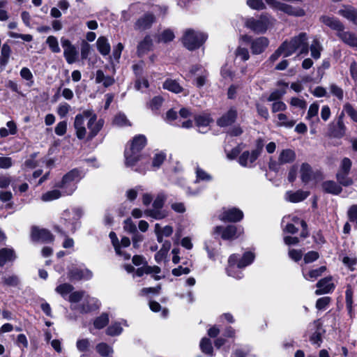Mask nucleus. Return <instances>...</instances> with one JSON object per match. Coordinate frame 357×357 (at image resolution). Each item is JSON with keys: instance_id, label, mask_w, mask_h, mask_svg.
Here are the masks:
<instances>
[{"instance_id": "f257e3e1", "label": "nucleus", "mask_w": 357, "mask_h": 357, "mask_svg": "<svg viewBox=\"0 0 357 357\" xmlns=\"http://www.w3.org/2000/svg\"><path fill=\"white\" fill-rule=\"evenodd\" d=\"M73 126L79 139L86 137L88 141H91L102 129L103 121L98 120L96 114L92 109H86L75 116Z\"/></svg>"}, {"instance_id": "f03ea898", "label": "nucleus", "mask_w": 357, "mask_h": 357, "mask_svg": "<svg viewBox=\"0 0 357 357\" xmlns=\"http://www.w3.org/2000/svg\"><path fill=\"white\" fill-rule=\"evenodd\" d=\"M146 144V139L144 135H139L135 136L131 142L129 148L125 150L126 165L128 167L135 168L138 164L145 163V158L140 153L141 151Z\"/></svg>"}, {"instance_id": "7ed1b4c3", "label": "nucleus", "mask_w": 357, "mask_h": 357, "mask_svg": "<svg viewBox=\"0 0 357 357\" xmlns=\"http://www.w3.org/2000/svg\"><path fill=\"white\" fill-rule=\"evenodd\" d=\"M255 259V255L251 252H246L242 257L233 254L228 259V265L226 268L227 274L236 279L243 277L242 269L250 265Z\"/></svg>"}, {"instance_id": "20e7f679", "label": "nucleus", "mask_w": 357, "mask_h": 357, "mask_svg": "<svg viewBox=\"0 0 357 357\" xmlns=\"http://www.w3.org/2000/svg\"><path fill=\"white\" fill-rule=\"evenodd\" d=\"M84 172L79 169H73L66 174L61 181L55 184L63 196L71 195L77 189V183L84 176Z\"/></svg>"}, {"instance_id": "39448f33", "label": "nucleus", "mask_w": 357, "mask_h": 357, "mask_svg": "<svg viewBox=\"0 0 357 357\" xmlns=\"http://www.w3.org/2000/svg\"><path fill=\"white\" fill-rule=\"evenodd\" d=\"M82 214V210L79 208H73L64 211L61 216L64 230L62 231L59 227H56L57 230L65 235L66 232L74 233L79 227V220Z\"/></svg>"}, {"instance_id": "423d86ee", "label": "nucleus", "mask_w": 357, "mask_h": 357, "mask_svg": "<svg viewBox=\"0 0 357 357\" xmlns=\"http://www.w3.org/2000/svg\"><path fill=\"white\" fill-rule=\"evenodd\" d=\"M307 36L305 33H301L298 36L294 37L289 41L285 40L282 43H286L284 50V57H287L296 51H299V54H307L309 47L307 44Z\"/></svg>"}, {"instance_id": "0eeeda50", "label": "nucleus", "mask_w": 357, "mask_h": 357, "mask_svg": "<svg viewBox=\"0 0 357 357\" xmlns=\"http://www.w3.org/2000/svg\"><path fill=\"white\" fill-rule=\"evenodd\" d=\"M275 20L268 15H261L257 17L246 19L245 25L257 33H264L273 26Z\"/></svg>"}, {"instance_id": "6e6552de", "label": "nucleus", "mask_w": 357, "mask_h": 357, "mask_svg": "<svg viewBox=\"0 0 357 357\" xmlns=\"http://www.w3.org/2000/svg\"><path fill=\"white\" fill-rule=\"evenodd\" d=\"M206 33L194 29H187L182 37V43L185 48L192 51L199 48L206 40Z\"/></svg>"}, {"instance_id": "1a4fd4ad", "label": "nucleus", "mask_w": 357, "mask_h": 357, "mask_svg": "<svg viewBox=\"0 0 357 357\" xmlns=\"http://www.w3.org/2000/svg\"><path fill=\"white\" fill-rule=\"evenodd\" d=\"M167 196L163 192H159L155 198L153 203V208L146 209L144 214L146 216L151 217L155 220H161L167 217L165 211L162 210Z\"/></svg>"}, {"instance_id": "9d476101", "label": "nucleus", "mask_w": 357, "mask_h": 357, "mask_svg": "<svg viewBox=\"0 0 357 357\" xmlns=\"http://www.w3.org/2000/svg\"><path fill=\"white\" fill-rule=\"evenodd\" d=\"M243 232V229L241 227H237L235 225H229L227 227L217 226L214 228L215 235H220L224 240H231L238 238Z\"/></svg>"}, {"instance_id": "9b49d317", "label": "nucleus", "mask_w": 357, "mask_h": 357, "mask_svg": "<svg viewBox=\"0 0 357 357\" xmlns=\"http://www.w3.org/2000/svg\"><path fill=\"white\" fill-rule=\"evenodd\" d=\"M61 45L63 48V56L68 64H73L77 61L78 52L71 42L66 38H61Z\"/></svg>"}, {"instance_id": "f8f14e48", "label": "nucleus", "mask_w": 357, "mask_h": 357, "mask_svg": "<svg viewBox=\"0 0 357 357\" xmlns=\"http://www.w3.org/2000/svg\"><path fill=\"white\" fill-rule=\"evenodd\" d=\"M31 240L36 242L50 243L54 239L52 234L45 229H40L33 226L31 228Z\"/></svg>"}, {"instance_id": "ddd939ff", "label": "nucleus", "mask_w": 357, "mask_h": 357, "mask_svg": "<svg viewBox=\"0 0 357 357\" xmlns=\"http://www.w3.org/2000/svg\"><path fill=\"white\" fill-rule=\"evenodd\" d=\"M155 21V16L153 14L147 13L137 19L134 24V29L136 31H145L151 27Z\"/></svg>"}, {"instance_id": "4468645a", "label": "nucleus", "mask_w": 357, "mask_h": 357, "mask_svg": "<svg viewBox=\"0 0 357 357\" xmlns=\"http://www.w3.org/2000/svg\"><path fill=\"white\" fill-rule=\"evenodd\" d=\"M319 21L331 29L336 31L337 34L344 29V24L334 16L322 15L319 17Z\"/></svg>"}, {"instance_id": "2eb2a0df", "label": "nucleus", "mask_w": 357, "mask_h": 357, "mask_svg": "<svg viewBox=\"0 0 357 357\" xmlns=\"http://www.w3.org/2000/svg\"><path fill=\"white\" fill-rule=\"evenodd\" d=\"M243 218V213L238 208H231L224 211L219 216L220 220L224 222H238Z\"/></svg>"}, {"instance_id": "dca6fc26", "label": "nucleus", "mask_w": 357, "mask_h": 357, "mask_svg": "<svg viewBox=\"0 0 357 357\" xmlns=\"http://www.w3.org/2000/svg\"><path fill=\"white\" fill-rule=\"evenodd\" d=\"M17 256L13 248H3L0 249V266L3 267L7 264H13Z\"/></svg>"}, {"instance_id": "f3484780", "label": "nucleus", "mask_w": 357, "mask_h": 357, "mask_svg": "<svg viewBox=\"0 0 357 357\" xmlns=\"http://www.w3.org/2000/svg\"><path fill=\"white\" fill-rule=\"evenodd\" d=\"M93 276L92 272L87 268H75L69 271L68 278L71 281L90 280Z\"/></svg>"}, {"instance_id": "a211bd4d", "label": "nucleus", "mask_w": 357, "mask_h": 357, "mask_svg": "<svg viewBox=\"0 0 357 357\" xmlns=\"http://www.w3.org/2000/svg\"><path fill=\"white\" fill-rule=\"evenodd\" d=\"M317 289L315 291L317 295L328 294L332 292L335 289V285L332 282V278L327 277L320 280L317 283Z\"/></svg>"}, {"instance_id": "6ab92c4d", "label": "nucleus", "mask_w": 357, "mask_h": 357, "mask_svg": "<svg viewBox=\"0 0 357 357\" xmlns=\"http://www.w3.org/2000/svg\"><path fill=\"white\" fill-rule=\"evenodd\" d=\"M269 40L266 37H259L251 41L250 48L253 54H259L268 46Z\"/></svg>"}, {"instance_id": "aec40b11", "label": "nucleus", "mask_w": 357, "mask_h": 357, "mask_svg": "<svg viewBox=\"0 0 357 357\" xmlns=\"http://www.w3.org/2000/svg\"><path fill=\"white\" fill-rule=\"evenodd\" d=\"M195 124L199 129V132L206 133L213 121L212 118L208 114H202L195 116Z\"/></svg>"}, {"instance_id": "412c9836", "label": "nucleus", "mask_w": 357, "mask_h": 357, "mask_svg": "<svg viewBox=\"0 0 357 357\" xmlns=\"http://www.w3.org/2000/svg\"><path fill=\"white\" fill-rule=\"evenodd\" d=\"M236 117L237 110L234 107H231L217 121V123L220 127H226L234 123Z\"/></svg>"}, {"instance_id": "4be33fe9", "label": "nucleus", "mask_w": 357, "mask_h": 357, "mask_svg": "<svg viewBox=\"0 0 357 357\" xmlns=\"http://www.w3.org/2000/svg\"><path fill=\"white\" fill-rule=\"evenodd\" d=\"M259 155L257 152L255 153L252 151L249 152L248 151H244L238 158V163L244 167H251L253 163L256 161Z\"/></svg>"}, {"instance_id": "5701e85b", "label": "nucleus", "mask_w": 357, "mask_h": 357, "mask_svg": "<svg viewBox=\"0 0 357 357\" xmlns=\"http://www.w3.org/2000/svg\"><path fill=\"white\" fill-rule=\"evenodd\" d=\"M99 305V301L96 298L87 296L80 305L79 311L82 313H88L98 309Z\"/></svg>"}, {"instance_id": "b1692460", "label": "nucleus", "mask_w": 357, "mask_h": 357, "mask_svg": "<svg viewBox=\"0 0 357 357\" xmlns=\"http://www.w3.org/2000/svg\"><path fill=\"white\" fill-rule=\"evenodd\" d=\"M301 178L305 183H308L315 178L316 174L307 163H303L300 169Z\"/></svg>"}, {"instance_id": "393cba45", "label": "nucleus", "mask_w": 357, "mask_h": 357, "mask_svg": "<svg viewBox=\"0 0 357 357\" xmlns=\"http://www.w3.org/2000/svg\"><path fill=\"white\" fill-rule=\"evenodd\" d=\"M95 82L107 88L114 84L115 79L112 76L106 75L102 70H98L96 73Z\"/></svg>"}, {"instance_id": "a878e982", "label": "nucleus", "mask_w": 357, "mask_h": 357, "mask_svg": "<svg viewBox=\"0 0 357 357\" xmlns=\"http://www.w3.org/2000/svg\"><path fill=\"white\" fill-rule=\"evenodd\" d=\"M338 14L353 23L357 24V9L350 6H344L342 9L339 10Z\"/></svg>"}, {"instance_id": "bb28decb", "label": "nucleus", "mask_w": 357, "mask_h": 357, "mask_svg": "<svg viewBox=\"0 0 357 357\" xmlns=\"http://www.w3.org/2000/svg\"><path fill=\"white\" fill-rule=\"evenodd\" d=\"M20 283L18 275L14 273H8L2 275L1 284L4 286L17 287Z\"/></svg>"}, {"instance_id": "cd10ccee", "label": "nucleus", "mask_w": 357, "mask_h": 357, "mask_svg": "<svg viewBox=\"0 0 357 357\" xmlns=\"http://www.w3.org/2000/svg\"><path fill=\"white\" fill-rule=\"evenodd\" d=\"M279 10L287 13V15L296 17H303L305 15V12L303 8L294 7L291 5L282 3H281Z\"/></svg>"}, {"instance_id": "c85d7f7f", "label": "nucleus", "mask_w": 357, "mask_h": 357, "mask_svg": "<svg viewBox=\"0 0 357 357\" xmlns=\"http://www.w3.org/2000/svg\"><path fill=\"white\" fill-rule=\"evenodd\" d=\"M96 46L98 52L103 56H107L110 53V44L106 37H99L96 41Z\"/></svg>"}, {"instance_id": "c756f323", "label": "nucleus", "mask_w": 357, "mask_h": 357, "mask_svg": "<svg viewBox=\"0 0 357 357\" xmlns=\"http://www.w3.org/2000/svg\"><path fill=\"white\" fill-rule=\"evenodd\" d=\"M308 195V192L301 190L296 192L289 191L286 193V199L291 202H298L304 200Z\"/></svg>"}, {"instance_id": "7c9ffc66", "label": "nucleus", "mask_w": 357, "mask_h": 357, "mask_svg": "<svg viewBox=\"0 0 357 357\" xmlns=\"http://www.w3.org/2000/svg\"><path fill=\"white\" fill-rule=\"evenodd\" d=\"M337 36L346 44L351 47L357 46V36L349 31H342Z\"/></svg>"}, {"instance_id": "2f4dec72", "label": "nucleus", "mask_w": 357, "mask_h": 357, "mask_svg": "<svg viewBox=\"0 0 357 357\" xmlns=\"http://www.w3.org/2000/svg\"><path fill=\"white\" fill-rule=\"evenodd\" d=\"M153 45V41L150 36H146L144 38L139 42L137 45V52L139 56H142L149 51L151 50V47Z\"/></svg>"}, {"instance_id": "473e14b6", "label": "nucleus", "mask_w": 357, "mask_h": 357, "mask_svg": "<svg viewBox=\"0 0 357 357\" xmlns=\"http://www.w3.org/2000/svg\"><path fill=\"white\" fill-rule=\"evenodd\" d=\"M122 325L128 326L127 321L123 320L121 322L112 324L106 330L107 335L109 336H118L123 332Z\"/></svg>"}, {"instance_id": "72a5a7b5", "label": "nucleus", "mask_w": 357, "mask_h": 357, "mask_svg": "<svg viewBox=\"0 0 357 357\" xmlns=\"http://www.w3.org/2000/svg\"><path fill=\"white\" fill-rule=\"evenodd\" d=\"M109 236L111 239L112 245L114 248L116 253L118 255L123 257L124 259H129L130 258V255L121 250L119 241L116 234L114 231H111L109 234Z\"/></svg>"}, {"instance_id": "f704fd0d", "label": "nucleus", "mask_w": 357, "mask_h": 357, "mask_svg": "<svg viewBox=\"0 0 357 357\" xmlns=\"http://www.w3.org/2000/svg\"><path fill=\"white\" fill-rule=\"evenodd\" d=\"M323 190L327 193L338 195L342 191L340 185L333 181H327L322 183Z\"/></svg>"}, {"instance_id": "c9c22d12", "label": "nucleus", "mask_w": 357, "mask_h": 357, "mask_svg": "<svg viewBox=\"0 0 357 357\" xmlns=\"http://www.w3.org/2000/svg\"><path fill=\"white\" fill-rule=\"evenodd\" d=\"M163 88L175 93H179L183 91V87L175 79H167L163 83Z\"/></svg>"}, {"instance_id": "e433bc0d", "label": "nucleus", "mask_w": 357, "mask_h": 357, "mask_svg": "<svg viewBox=\"0 0 357 357\" xmlns=\"http://www.w3.org/2000/svg\"><path fill=\"white\" fill-rule=\"evenodd\" d=\"M295 158L296 154L293 150L284 149L280 153L278 160L281 164H284L294 161Z\"/></svg>"}, {"instance_id": "4c0bfd02", "label": "nucleus", "mask_w": 357, "mask_h": 357, "mask_svg": "<svg viewBox=\"0 0 357 357\" xmlns=\"http://www.w3.org/2000/svg\"><path fill=\"white\" fill-rule=\"evenodd\" d=\"M63 196L59 189H54L43 193L41 196V200L45 202H51Z\"/></svg>"}, {"instance_id": "58836bf2", "label": "nucleus", "mask_w": 357, "mask_h": 357, "mask_svg": "<svg viewBox=\"0 0 357 357\" xmlns=\"http://www.w3.org/2000/svg\"><path fill=\"white\" fill-rule=\"evenodd\" d=\"M10 54V47L6 43L3 44L1 47L0 56V65L1 66L5 67L8 64Z\"/></svg>"}, {"instance_id": "ea45409f", "label": "nucleus", "mask_w": 357, "mask_h": 357, "mask_svg": "<svg viewBox=\"0 0 357 357\" xmlns=\"http://www.w3.org/2000/svg\"><path fill=\"white\" fill-rule=\"evenodd\" d=\"M96 350L102 357L109 356L114 352L112 347L105 342L98 344Z\"/></svg>"}, {"instance_id": "a19ab883", "label": "nucleus", "mask_w": 357, "mask_h": 357, "mask_svg": "<svg viewBox=\"0 0 357 357\" xmlns=\"http://www.w3.org/2000/svg\"><path fill=\"white\" fill-rule=\"evenodd\" d=\"M278 122L277 125L278 126H282L285 128H292L295 125V121L289 119L286 114L280 113L278 114Z\"/></svg>"}, {"instance_id": "79ce46f5", "label": "nucleus", "mask_w": 357, "mask_h": 357, "mask_svg": "<svg viewBox=\"0 0 357 357\" xmlns=\"http://www.w3.org/2000/svg\"><path fill=\"white\" fill-rule=\"evenodd\" d=\"M109 315L107 313H102L99 317H96L93 321V326L96 329H102L109 323Z\"/></svg>"}, {"instance_id": "37998d69", "label": "nucleus", "mask_w": 357, "mask_h": 357, "mask_svg": "<svg viewBox=\"0 0 357 357\" xmlns=\"http://www.w3.org/2000/svg\"><path fill=\"white\" fill-rule=\"evenodd\" d=\"M166 158V155L162 152L156 153L154 154V156L152 159V163L151 165V168L153 170L158 169L161 165L163 163Z\"/></svg>"}, {"instance_id": "c03bdc74", "label": "nucleus", "mask_w": 357, "mask_h": 357, "mask_svg": "<svg viewBox=\"0 0 357 357\" xmlns=\"http://www.w3.org/2000/svg\"><path fill=\"white\" fill-rule=\"evenodd\" d=\"M319 109V106L318 103L314 102L311 104L307 111L306 119L314 123V121L313 120V118H316L315 121L318 122L319 121V118L317 117Z\"/></svg>"}, {"instance_id": "a18cd8bd", "label": "nucleus", "mask_w": 357, "mask_h": 357, "mask_svg": "<svg viewBox=\"0 0 357 357\" xmlns=\"http://www.w3.org/2000/svg\"><path fill=\"white\" fill-rule=\"evenodd\" d=\"M311 56L314 59L320 58L322 46L317 39H314L310 45Z\"/></svg>"}, {"instance_id": "49530a36", "label": "nucleus", "mask_w": 357, "mask_h": 357, "mask_svg": "<svg viewBox=\"0 0 357 357\" xmlns=\"http://www.w3.org/2000/svg\"><path fill=\"white\" fill-rule=\"evenodd\" d=\"M349 174V172H342V171L338 170L336 174V178L340 184L344 186H348L353 183V180L348 177Z\"/></svg>"}, {"instance_id": "de8ad7c7", "label": "nucleus", "mask_w": 357, "mask_h": 357, "mask_svg": "<svg viewBox=\"0 0 357 357\" xmlns=\"http://www.w3.org/2000/svg\"><path fill=\"white\" fill-rule=\"evenodd\" d=\"M331 134L335 137H342L345 132V126L343 121L337 120Z\"/></svg>"}, {"instance_id": "09e8293b", "label": "nucleus", "mask_w": 357, "mask_h": 357, "mask_svg": "<svg viewBox=\"0 0 357 357\" xmlns=\"http://www.w3.org/2000/svg\"><path fill=\"white\" fill-rule=\"evenodd\" d=\"M91 341L88 338H82L77 340L76 347L79 352H87L91 349Z\"/></svg>"}, {"instance_id": "8fccbe9b", "label": "nucleus", "mask_w": 357, "mask_h": 357, "mask_svg": "<svg viewBox=\"0 0 357 357\" xmlns=\"http://www.w3.org/2000/svg\"><path fill=\"white\" fill-rule=\"evenodd\" d=\"M326 266H323L319 267V268L314 269V270L309 271L307 275H306L305 273V272L303 271V277L306 280H313L317 278L318 277H319L320 275H321L322 273L326 271Z\"/></svg>"}, {"instance_id": "3c124183", "label": "nucleus", "mask_w": 357, "mask_h": 357, "mask_svg": "<svg viewBox=\"0 0 357 357\" xmlns=\"http://www.w3.org/2000/svg\"><path fill=\"white\" fill-rule=\"evenodd\" d=\"M73 289L74 287L73 285L68 283H63L57 286L55 291L65 298L66 296L73 290Z\"/></svg>"}, {"instance_id": "603ef678", "label": "nucleus", "mask_w": 357, "mask_h": 357, "mask_svg": "<svg viewBox=\"0 0 357 357\" xmlns=\"http://www.w3.org/2000/svg\"><path fill=\"white\" fill-rule=\"evenodd\" d=\"M200 348L202 352L209 356H213V347L208 338L204 337L200 342Z\"/></svg>"}, {"instance_id": "864d4df0", "label": "nucleus", "mask_w": 357, "mask_h": 357, "mask_svg": "<svg viewBox=\"0 0 357 357\" xmlns=\"http://www.w3.org/2000/svg\"><path fill=\"white\" fill-rule=\"evenodd\" d=\"M46 43L48 45L51 51L54 53H59L61 49L59 45L57 38L54 36H50L46 40Z\"/></svg>"}, {"instance_id": "5fc2aeb1", "label": "nucleus", "mask_w": 357, "mask_h": 357, "mask_svg": "<svg viewBox=\"0 0 357 357\" xmlns=\"http://www.w3.org/2000/svg\"><path fill=\"white\" fill-rule=\"evenodd\" d=\"M113 122L114 125L119 127L130 126V123L128 119H127L126 116L122 113H119L117 115H116Z\"/></svg>"}, {"instance_id": "6e6d98bb", "label": "nucleus", "mask_w": 357, "mask_h": 357, "mask_svg": "<svg viewBox=\"0 0 357 357\" xmlns=\"http://www.w3.org/2000/svg\"><path fill=\"white\" fill-rule=\"evenodd\" d=\"M169 243L168 244L165 243L162 248L155 254V259L157 263H160L165 259L169 251Z\"/></svg>"}, {"instance_id": "4d7b16f0", "label": "nucleus", "mask_w": 357, "mask_h": 357, "mask_svg": "<svg viewBox=\"0 0 357 357\" xmlns=\"http://www.w3.org/2000/svg\"><path fill=\"white\" fill-rule=\"evenodd\" d=\"M251 351L249 346L235 349L231 354V357H248Z\"/></svg>"}, {"instance_id": "13d9d810", "label": "nucleus", "mask_w": 357, "mask_h": 357, "mask_svg": "<svg viewBox=\"0 0 357 357\" xmlns=\"http://www.w3.org/2000/svg\"><path fill=\"white\" fill-rule=\"evenodd\" d=\"M174 38V33L170 29L164 30L158 36V42L168 43Z\"/></svg>"}, {"instance_id": "bf43d9fd", "label": "nucleus", "mask_w": 357, "mask_h": 357, "mask_svg": "<svg viewBox=\"0 0 357 357\" xmlns=\"http://www.w3.org/2000/svg\"><path fill=\"white\" fill-rule=\"evenodd\" d=\"M344 111L354 122H357V110L350 103L344 105Z\"/></svg>"}, {"instance_id": "052dcab7", "label": "nucleus", "mask_w": 357, "mask_h": 357, "mask_svg": "<svg viewBox=\"0 0 357 357\" xmlns=\"http://www.w3.org/2000/svg\"><path fill=\"white\" fill-rule=\"evenodd\" d=\"M71 109V107L67 102H61L57 107V114L61 118L65 117Z\"/></svg>"}, {"instance_id": "680f3d73", "label": "nucleus", "mask_w": 357, "mask_h": 357, "mask_svg": "<svg viewBox=\"0 0 357 357\" xmlns=\"http://www.w3.org/2000/svg\"><path fill=\"white\" fill-rule=\"evenodd\" d=\"M235 54L237 58L243 61L248 60L250 58L248 50L245 47H238L236 50Z\"/></svg>"}, {"instance_id": "e2e57ef3", "label": "nucleus", "mask_w": 357, "mask_h": 357, "mask_svg": "<svg viewBox=\"0 0 357 357\" xmlns=\"http://www.w3.org/2000/svg\"><path fill=\"white\" fill-rule=\"evenodd\" d=\"M20 76L22 77V79L26 80V81H29L30 82V83L28 84L29 86H31L33 83V74L31 72V70L26 68V67H23L21 70H20Z\"/></svg>"}, {"instance_id": "0e129e2a", "label": "nucleus", "mask_w": 357, "mask_h": 357, "mask_svg": "<svg viewBox=\"0 0 357 357\" xmlns=\"http://www.w3.org/2000/svg\"><path fill=\"white\" fill-rule=\"evenodd\" d=\"M330 91L331 93L335 97H337L339 100H342L344 98V91L342 88L336 85L335 84H331L330 85Z\"/></svg>"}, {"instance_id": "69168bd1", "label": "nucleus", "mask_w": 357, "mask_h": 357, "mask_svg": "<svg viewBox=\"0 0 357 357\" xmlns=\"http://www.w3.org/2000/svg\"><path fill=\"white\" fill-rule=\"evenodd\" d=\"M162 98L160 96L154 97L149 102V107L153 112H157L162 104Z\"/></svg>"}, {"instance_id": "338daca9", "label": "nucleus", "mask_w": 357, "mask_h": 357, "mask_svg": "<svg viewBox=\"0 0 357 357\" xmlns=\"http://www.w3.org/2000/svg\"><path fill=\"white\" fill-rule=\"evenodd\" d=\"M123 229L125 231L130 233L135 234L137 231L135 224L132 222L131 218H127L123 222Z\"/></svg>"}, {"instance_id": "774afa93", "label": "nucleus", "mask_w": 357, "mask_h": 357, "mask_svg": "<svg viewBox=\"0 0 357 357\" xmlns=\"http://www.w3.org/2000/svg\"><path fill=\"white\" fill-rule=\"evenodd\" d=\"M348 217L351 222L357 225V204L352 205L348 210Z\"/></svg>"}]
</instances>
